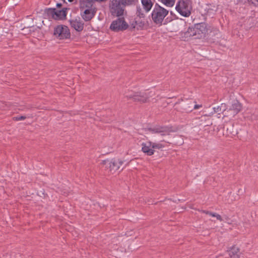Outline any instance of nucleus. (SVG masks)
Segmentation results:
<instances>
[{
  "label": "nucleus",
  "instance_id": "393cba45",
  "mask_svg": "<svg viewBox=\"0 0 258 258\" xmlns=\"http://www.w3.org/2000/svg\"><path fill=\"white\" fill-rule=\"evenodd\" d=\"M152 149H160L164 148L165 146L163 144L159 143L152 142Z\"/></svg>",
  "mask_w": 258,
  "mask_h": 258
},
{
  "label": "nucleus",
  "instance_id": "f3484780",
  "mask_svg": "<svg viewBox=\"0 0 258 258\" xmlns=\"http://www.w3.org/2000/svg\"><path fill=\"white\" fill-rule=\"evenodd\" d=\"M223 128L226 131V134L227 136H234L238 133L237 130L235 128L234 125L232 123L224 125Z\"/></svg>",
  "mask_w": 258,
  "mask_h": 258
},
{
  "label": "nucleus",
  "instance_id": "0eeeda50",
  "mask_svg": "<svg viewBox=\"0 0 258 258\" xmlns=\"http://www.w3.org/2000/svg\"><path fill=\"white\" fill-rule=\"evenodd\" d=\"M192 27L194 32L195 39L204 37L208 33V24L204 22L195 24Z\"/></svg>",
  "mask_w": 258,
  "mask_h": 258
},
{
  "label": "nucleus",
  "instance_id": "423d86ee",
  "mask_svg": "<svg viewBox=\"0 0 258 258\" xmlns=\"http://www.w3.org/2000/svg\"><path fill=\"white\" fill-rule=\"evenodd\" d=\"M128 24L123 17H119L113 21L110 26V29L114 32L123 31L128 28Z\"/></svg>",
  "mask_w": 258,
  "mask_h": 258
},
{
  "label": "nucleus",
  "instance_id": "f704fd0d",
  "mask_svg": "<svg viewBox=\"0 0 258 258\" xmlns=\"http://www.w3.org/2000/svg\"><path fill=\"white\" fill-rule=\"evenodd\" d=\"M37 29H40V27H37L35 29L33 30V32L35 31V30H36Z\"/></svg>",
  "mask_w": 258,
  "mask_h": 258
},
{
  "label": "nucleus",
  "instance_id": "1a4fd4ad",
  "mask_svg": "<svg viewBox=\"0 0 258 258\" xmlns=\"http://www.w3.org/2000/svg\"><path fill=\"white\" fill-rule=\"evenodd\" d=\"M125 97L128 99H133L135 102L145 103L149 98L148 95L146 93L136 92L131 94H126Z\"/></svg>",
  "mask_w": 258,
  "mask_h": 258
},
{
  "label": "nucleus",
  "instance_id": "a211bd4d",
  "mask_svg": "<svg viewBox=\"0 0 258 258\" xmlns=\"http://www.w3.org/2000/svg\"><path fill=\"white\" fill-rule=\"evenodd\" d=\"M67 8H63L61 10H58L55 9L54 20H59L66 19L67 16Z\"/></svg>",
  "mask_w": 258,
  "mask_h": 258
},
{
  "label": "nucleus",
  "instance_id": "7c9ffc66",
  "mask_svg": "<svg viewBox=\"0 0 258 258\" xmlns=\"http://www.w3.org/2000/svg\"><path fill=\"white\" fill-rule=\"evenodd\" d=\"M212 124V122H211V121H209V122L207 123V124L206 125H205V126H209Z\"/></svg>",
  "mask_w": 258,
  "mask_h": 258
},
{
  "label": "nucleus",
  "instance_id": "b1692460",
  "mask_svg": "<svg viewBox=\"0 0 258 258\" xmlns=\"http://www.w3.org/2000/svg\"><path fill=\"white\" fill-rule=\"evenodd\" d=\"M162 4L168 7H172L175 3L176 0H158Z\"/></svg>",
  "mask_w": 258,
  "mask_h": 258
},
{
  "label": "nucleus",
  "instance_id": "9b49d317",
  "mask_svg": "<svg viewBox=\"0 0 258 258\" xmlns=\"http://www.w3.org/2000/svg\"><path fill=\"white\" fill-rule=\"evenodd\" d=\"M240 249L236 245L227 248L226 252L231 258H240Z\"/></svg>",
  "mask_w": 258,
  "mask_h": 258
},
{
  "label": "nucleus",
  "instance_id": "c756f323",
  "mask_svg": "<svg viewBox=\"0 0 258 258\" xmlns=\"http://www.w3.org/2000/svg\"><path fill=\"white\" fill-rule=\"evenodd\" d=\"M61 6H62V5H61V3H57V4H56V7H57V8H60Z\"/></svg>",
  "mask_w": 258,
  "mask_h": 258
},
{
  "label": "nucleus",
  "instance_id": "cd10ccee",
  "mask_svg": "<svg viewBox=\"0 0 258 258\" xmlns=\"http://www.w3.org/2000/svg\"><path fill=\"white\" fill-rule=\"evenodd\" d=\"M195 103H193V109H197L202 107L201 105L195 104Z\"/></svg>",
  "mask_w": 258,
  "mask_h": 258
},
{
  "label": "nucleus",
  "instance_id": "f03ea898",
  "mask_svg": "<svg viewBox=\"0 0 258 258\" xmlns=\"http://www.w3.org/2000/svg\"><path fill=\"white\" fill-rule=\"evenodd\" d=\"M106 0H79V8L81 15L83 20L88 22L90 21L95 15L96 8L94 7L95 2H105Z\"/></svg>",
  "mask_w": 258,
  "mask_h": 258
},
{
  "label": "nucleus",
  "instance_id": "f257e3e1",
  "mask_svg": "<svg viewBox=\"0 0 258 258\" xmlns=\"http://www.w3.org/2000/svg\"><path fill=\"white\" fill-rule=\"evenodd\" d=\"M137 0H110L109 12L112 16L119 17L123 16L126 6L135 5Z\"/></svg>",
  "mask_w": 258,
  "mask_h": 258
},
{
  "label": "nucleus",
  "instance_id": "6e6552de",
  "mask_svg": "<svg viewBox=\"0 0 258 258\" xmlns=\"http://www.w3.org/2000/svg\"><path fill=\"white\" fill-rule=\"evenodd\" d=\"M123 163V162L121 160H116L112 159L110 161L109 160H103L101 164L105 165V168L109 169L111 173H114L120 169V166L122 165Z\"/></svg>",
  "mask_w": 258,
  "mask_h": 258
},
{
  "label": "nucleus",
  "instance_id": "c9c22d12",
  "mask_svg": "<svg viewBox=\"0 0 258 258\" xmlns=\"http://www.w3.org/2000/svg\"><path fill=\"white\" fill-rule=\"evenodd\" d=\"M69 2H73L74 0H68Z\"/></svg>",
  "mask_w": 258,
  "mask_h": 258
},
{
  "label": "nucleus",
  "instance_id": "2eb2a0df",
  "mask_svg": "<svg viewBox=\"0 0 258 258\" xmlns=\"http://www.w3.org/2000/svg\"><path fill=\"white\" fill-rule=\"evenodd\" d=\"M131 25L133 29L136 28L137 30H141L145 25V19H140L136 16Z\"/></svg>",
  "mask_w": 258,
  "mask_h": 258
},
{
  "label": "nucleus",
  "instance_id": "f8f14e48",
  "mask_svg": "<svg viewBox=\"0 0 258 258\" xmlns=\"http://www.w3.org/2000/svg\"><path fill=\"white\" fill-rule=\"evenodd\" d=\"M142 151L147 156H152L154 154L155 150L152 149V142L148 141L146 143H142Z\"/></svg>",
  "mask_w": 258,
  "mask_h": 258
},
{
  "label": "nucleus",
  "instance_id": "bb28decb",
  "mask_svg": "<svg viewBox=\"0 0 258 258\" xmlns=\"http://www.w3.org/2000/svg\"><path fill=\"white\" fill-rule=\"evenodd\" d=\"M212 217H216L217 219L219 220V221H223V219L221 217V216L220 215H219V214H217L216 213H215V214H213L212 215Z\"/></svg>",
  "mask_w": 258,
  "mask_h": 258
},
{
  "label": "nucleus",
  "instance_id": "c85d7f7f",
  "mask_svg": "<svg viewBox=\"0 0 258 258\" xmlns=\"http://www.w3.org/2000/svg\"><path fill=\"white\" fill-rule=\"evenodd\" d=\"M170 20H169L168 19V18H167L165 20V22L164 23V24H165L166 23H167L168 22H170Z\"/></svg>",
  "mask_w": 258,
  "mask_h": 258
},
{
  "label": "nucleus",
  "instance_id": "9d476101",
  "mask_svg": "<svg viewBox=\"0 0 258 258\" xmlns=\"http://www.w3.org/2000/svg\"><path fill=\"white\" fill-rule=\"evenodd\" d=\"M149 130L152 133H158L162 136L169 135L173 132L171 127L168 126H158L153 128H150Z\"/></svg>",
  "mask_w": 258,
  "mask_h": 258
},
{
  "label": "nucleus",
  "instance_id": "412c9836",
  "mask_svg": "<svg viewBox=\"0 0 258 258\" xmlns=\"http://www.w3.org/2000/svg\"><path fill=\"white\" fill-rule=\"evenodd\" d=\"M55 8H47L44 10V15L48 19H54Z\"/></svg>",
  "mask_w": 258,
  "mask_h": 258
},
{
  "label": "nucleus",
  "instance_id": "dca6fc26",
  "mask_svg": "<svg viewBox=\"0 0 258 258\" xmlns=\"http://www.w3.org/2000/svg\"><path fill=\"white\" fill-rule=\"evenodd\" d=\"M191 37L195 39V34L192 27H189L185 32H181L180 33V38L183 41H188Z\"/></svg>",
  "mask_w": 258,
  "mask_h": 258
},
{
  "label": "nucleus",
  "instance_id": "2f4dec72",
  "mask_svg": "<svg viewBox=\"0 0 258 258\" xmlns=\"http://www.w3.org/2000/svg\"><path fill=\"white\" fill-rule=\"evenodd\" d=\"M209 212L208 211H206V210H203L202 211V212L204 213H205L206 214H208L209 213Z\"/></svg>",
  "mask_w": 258,
  "mask_h": 258
},
{
  "label": "nucleus",
  "instance_id": "20e7f679",
  "mask_svg": "<svg viewBox=\"0 0 258 258\" xmlns=\"http://www.w3.org/2000/svg\"><path fill=\"white\" fill-rule=\"evenodd\" d=\"M175 9L182 16L188 17L192 10V2L191 0H179L176 4Z\"/></svg>",
  "mask_w": 258,
  "mask_h": 258
},
{
  "label": "nucleus",
  "instance_id": "aec40b11",
  "mask_svg": "<svg viewBox=\"0 0 258 258\" xmlns=\"http://www.w3.org/2000/svg\"><path fill=\"white\" fill-rule=\"evenodd\" d=\"M141 3L145 13H148L154 6L151 0H141Z\"/></svg>",
  "mask_w": 258,
  "mask_h": 258
},
{
  "label": "nucleus",
  "instance_id": "4c0bfd02",
  "mask_svg": "<svg viewBox=\"0 0 258 258\" xmlns=\"http://www.w3.org/2000/svg\"><path fill=\"white\" fill-rule=\"evenodd\" d=\"M257 6H258V5Z\"/></svg>",
  "mask_w": 258,
  "mask_h": 258
},
{
  "label": "nucleus",
  "instance_id": "4468645a",
  "mask_svg": "<svg viewBox=\"0 0 258 258\" xmlns=\"http://www.w3.org/2000/svg\"><path fill=\"white\" fill-rule=\"evenodd\" d=\"M70 23L71 27L78 32H81L84 29V23L80 19L72 20Z\"/></svg>",
  "mask_w": 258,
  "mask_h": 258
},
{
  "label": "nucleus",
  "instance_id": "7ed1b4c3",
  "mask_svg": "<svg viewBox=\"0 0 258 258\" xmlns=\"http://www.w3.org/2000/svg\"><path fill=\"white\" fill-rule=\"evenodd\" d=\"M168 13V10L161 7L159 4L156 3L153 6L151 13L152 20L155 24L161 25Z\"/></svg>",
  "mask_w": 258,
  "mask_h": 258
},
{
  "label": "nucleus",
  "instance_id": "ddd939ff",
  "mask_svg": "<svg viewBox=\"0 0 258 258\" xmlns=\"http://www.w3.org/2000/svg\"><path fill=\"white\" fill-rule=\"evenodd\" d=\"M242 108L241 104L237 101L234 100L231 107L228 110L229 115L235 116L241 110Z\"/></svg>",
  "mask_w": 258,
  "mask_h": 258
},
{
  "label": "nucleus",
  "instance_id": "39448f33",
  "mask_svg": "<svg viewBox=\"0 0 258 258\" xmlns=\"http://www.w3.org/2000/svg\"><path fill=\"white\" fill-rule=\"evenodd\" d=\"M53 36L59 40L69 39L71 37L70 29L66 25H58L54 28Z\"/></svg>",
  "mask_w": 258,
  "mask_h": 258
},
{
  "label": "nucleus",
  "instance_id": "5701e85b",
  "mask_svg": "<svg viewBox=\"0 0 258 258\" xmlns=\"http://www.w3.org/2000/svg\"><path fill=\"white\" fill-rule=\"evenodd\" d=\"M144 12L145 11L143 9V8H142L140 6H137L136 13V16L138 17L140 19H145V14Z\"/></svg>",
  "mask_w": 258,
  "mask_h": 258
},
{
  "label": "nucleus",
  "instance_id": "72a5a7b5",
  "mask_svg": "<svg viewBox=\"0 0 258 258\" xmlns=\"http://www.w3.org/2000/svg\"><path fill=\"white\" fill-rule=\"evenodd\" d=\"M170 14H171L172 16H173V17L174 18H176V16H175V14H174L172 11H171V12H170Z\"/></svg>",
  "mask_w": 258,
  "mask_h": 258
},
{
  "label": "nucleus",
  "instance_id": "4be33fe9",
  "mask_svg": "<svg viewBox=\"0 0 258 258\" xmlns=\"http://www.w3.org/2000/svg\"><path fill=\"white\" fill-rule=\"evenodd\" d=\"M213 109L214 110L213 113L220 114L226 110V104L224 103L221 104L220 106L214 107Z\"/></svg>",
  "mask_w": 258,
  "mask_h": 258
},
{
  "label": "nucleus",
  "instance_id": "6ab92c4d",
  "mask_svg": "<svg viewBox=\"0 0 258 258\" xmlns=\"http://www.w3.org/2000/svg\"><path fill=\"white\" fill-rule=\"evenodd\" d=\"M193 103H196L195 101L190 100L189 102H184L181 104V107L183 111L188 113L192 111L193 110Z\"/></svg>",
  "mask_w": 258,
  "mask_h": 258
},
{
  "label": "nucleus",
  "instance_id": "a878e982",
  "mask_svg": "<svg viewBox=\"0 0 258 258\" xmlns=\"http://www.w3.org/2000/svg\"><path fill=\"white\" fill-rule=\"evenodd\" d=\"M13 120L15 121L23 120L26 118L25 116H17L13 117Z\"/></svg>",
  "mask_w": 258,
  "mask_h": 258
},
{
  "label": "nucleus",
  "instance_id": "473e14b6",
  "mask_svg": "<svg viewBox=\"0 0 258 258\" xmlns=\"http://www.w3.org/2000/svg\"><path fill=\"white\" fill-rule=\"evenodd\" d=\"M213 214H215V213H212V212H210V211L209 212V213L208 214V215H210L211 216H212Z\"/></svg>",
  "mask_w": 258,
  "mask_h": 258
},
{
  "label": "nucleus",
  "instance_id": "e433bc0d",
  "mask_svg": "<svg viewBox=\"0 0 258 258\" xmlns=\"http://www.w3.org/2000/svg\"><path fill=\"white\" fill-rule=\"evenodd\" d=\"M225 220H228V217H226V218H225Z\"/></svg>",
  "mask_w": 258,
  "mask_h": 258
}]
</instances>
